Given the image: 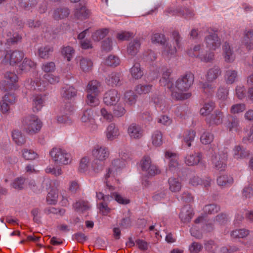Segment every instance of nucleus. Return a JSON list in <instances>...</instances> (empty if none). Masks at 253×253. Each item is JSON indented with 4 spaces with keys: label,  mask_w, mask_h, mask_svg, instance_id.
Masks as SVG:
<instances>
[{
    "label": "nucleus",
    "mask_w": 253,
    "mask_h": 253,
    "mask_svg": "<svg viewBox=\"0 0 253 253\" xmlns=\"http://www.w3.org/2000/svg\"><path fill=\"white\" fill-rule=\"evenodd\" d=\"M142 170L148 174L153 176L160 173L158 167L152 163L151 158L147 155L144 156L140 162Z\"/></svg>",
    "instance_id": "nucleus-9"
},
{
    "label": "nucleus",
    "mask_w": 253,
    "mask_h": 253,
    "mask_svg": "<svg viewBox=\"0 0 253 253\" xmlns=\"http://www.w3.org/2000/svg\"><path fill=\"white\" fill-rule=\"evenodd\" d=\"M228 88L225 86L221 85L217 90L216 96L218 99L221 100H225L228 98Z\"/></svg>",
    "instance_id": "nucleus-45"
},
{
    "label": "nucleus",
    "mask_w": 253,
    "mask_h": 253,
    "mask_svg": "<svg viewBox=\"0 0 253 253\" xmlns=\"http://www.w3.org/2000/svg\"><path fill=\"white\" fill-rule=\"evenodd\" d=\"M151 41L153 43H157L163 45L166 42V39L164 34L155 33L152 36Z\"/></svg>",
    "instance_id": "nucleus-51"
},
{
    "label": "nucleus",
    "mask_w": 253,
    "mask_h": 253,
    "mask_svg": "<svg viewBox=\"0 0 253 253\" xmlns=\"http://www.w3.org/2000/svg\"><path fill=\"white\" fill-rule=\"evenodd\" d=\"M91 153L95 161L92 166L93 170L95 172H98L102 170L104 165L101 163L97 164V162H104L109 157V148L104 146L96 145L92 149Z\"/></svg>",
    "instance_id": "nucleus-4"
},
{
    "label": "nucleus",
    "mask_w": 253,
    "mask_h": 253,
    "mask_svg": "<svg viewBox=\"0 0 253 253\" xmlns=\"http://www.w3.org/2000/svg\"><path fill=\"white\" fill-rule=\"evenodd\" d=\"M21 39V37L17 33L11 34L9 33L7 34V38L6 39V43L8 45H10L16 43Z\"/></svg>",
    "instance_id": "nucleus-62"
},
{
    "label": "nucleus",
    "mask_w": 253,
    "mask_h": 253,
    "mask_svg": "<svg viewBox=\"0 0 253 253\" xmlns=\"http://www.w3.org/2000/svg\"><path fill=\"white\" fill-rule=\"evenodd\" d=\"M126 112V110L124 107L120 104L115 106L113 109L114 116L117 117H121L123 116Z\"/></svg>",
    "instance_id": "nucleus-64"
},
{
    "label": "nucleus",
    "mask_w": 253,
    "mask_h": 253,
    "mask_svg": "<svg viewBox=\"0 0 253 253\" xmlns=\"http://www.w3.org/2000/svg\"><path fill=\"white\" fill-rule=\"evenodd\" d=\"M213 135L208 131L204 132L200 138L201 142L203 144L205 145L210 144L213 141Z\"/></svg>",
    "instance_id": "nucleus-54"
},
{
    "label": "nucleus",
    "mask_w": 253,
    "mask_h": 253,
    "mask_svg": "<svg viewBox=\"0 0 253 253\" xmlns=\"http://www.w3.org/2000/svg\"><path fill=\"white\" fill-rule=\"evenodd\" d=\"M13 140L19 145L24 144L25 142V138L18 130H14L12 134Z\"/></svg>",
    "instance_id": "nucleus-52"
},
{
    "label": "nucleus",
    "mask_w": 253,
    "mask_h": 253,
    "mask_svg": "<svg viewBox=\"0 0 253 253\" xmlns=\"http://www.w3.org/2000/svg\"><path fill=\"white\" fill-rule=\"evenodd\" d=\"M246 105L245 104L239 103L233 105L230 109V112L232 114H239L243 112L246 110Z\"/></svg>",
    "instance_id": "nucleus-60"
},
{
    "label": "nucleus",
    "mask_w": 253,
    "mask_h": 253,
    "mask_svg": "<svg viewBox=\"0 0 253 253\" xmlns=\"http://www.w3.org/2000/svg\"><path fill=\"white\" fill-rule=\"evenodd\" d=\"M105 134L108 140L112 141L120 135L119 128L114 123H111L107 126Z\"/></svg>",
    "instance_id": "nucleus-22"
},
{
    "label": "nucleus",
    "mask_w": 253,
    "mask_h": 253,
    "mask_svg": "<svg viewBox=\"0 0 253 253\" xmlns=\"http://www.w3.org/2000/svg\"><path fill=\"white\" fill-rule=\"evenodd\" d=\"M73 207L75 211L78 212H84L88 210L90 207L87 201L79 200L73 205Z\"/></svg>",
    "instance_id": "nucleus-43"
},
{
    "label": "nucleus",
    "mask_w": 253,
    "mask_h": 253,
    "mask_svg": "<svg viewBox=\"0 0 253 253\" xmlns=\"http://www.w3.org/2000/svg\"><path fill=\"white\" fill-rule=\"evenodd\" d=\"M125 101L129 105L134 104L136 101V95L132 91H126L124 96Z\"/></svg>",
    "instance_id": "nucleus-48"
},
{
    "label": "nucleus",
    "mask_w": 253,
    "mask_h": 253,
    "mask_svg": "<svg viewBox=\"0 0 253 253\" xmlns=\"http://www.w3.org/2000/svg\"><path fill=\"white\" fill-rule=\"evenodd\" d=\"M97 201H100L98 204V209L103 215H107L110 212L111 209L108 207V204L111 200L109 195H104L102 192H96Z\"/></svg>",
    "instance_id": "nucleus-10"
},
{
    "label": "nucleus",
    "mask_w": 253,
    "mask_h": 253,
    "mask_svg": "<svg viewBox=\"0 0 253 253\" xmlns=\"http://www.w3.org/2000/svg\"><path fill=\"white\" fill-rule=\"evenodd\" d=\"M220 207L216 204H210L204 208V211L206 214H214L220 211Z\"/></svg>",
    "instance_id": "nucleus-50"
},
{
    "label": "nucleus",
    "mask_w": 253,
    "mask_h": 253,
    "mask_svg": "<svg viewBox=\"0 0 253 253\" xmlns=\"http://www.w3.org/2000/svg\"><path fill=\"white\" fill-rule=\"evenodd\" d=\"M109 196L110 197V199L111 200L114 199L119 204L126 205L129 203V200L124 198L123 197H122L121 195H120L119 193L117 192L111 193Z\"/></svg>",
    "instance_id": "nucleus-49"
},
{
    "label": "nucleus",
    "mask_w": 253,
    "mask_h": 253,
    "mask_svg": "<svg viewBox=\"0 0 253 253\" xmlns=\"http://www.w3.org/2000/svg\"><path fill=\"white\" fill-rule=\"evenodd\" d=\"M221 75V70L218 66H214L208 69L205 75L207 82L201 83L203 91L205 93L212 94L214 92L215 86L211 83Z\"/></svg>",
    "instance_id": "nucleus-3"
},
{
    "label": "nucleus",
    "mask_w": 253,
    "mask_h": 253,
    "mask_svg": "<svg viewBox=\"0 0 253 253\" xmlns=\"http://www.w3.org/2000/svg\"><path fill=\"white\" fill-rule=\"evenodd\" d=\"M232 155L233 158L236 160H241L247 158L250 155V152L244 147L238 145L236 146L233 149Z\"/></svg>",
    "instance_id": "nucleus-23"
},
{
    "label": "nucleus",
    "mask_w": 253,
    "mask_h": 253,
    "mask_svg": "<svg viewBox=\"0 0 253 253\" xmlns=\"http://www.w3.org/2000/svg\"><path fill=\"white\" fill-rule=\"evenodd\" d=\"M168 183L169 190L173 193L178 192L181 189V182L178 178H169Z\"/></svg>",
    "instance_id": "nucleus-28"
},
{
    "label": "nucleus",
    "mask_w": 253,
    "mask_h": 253,
    "mask_svg": "<svg viewBox=\"0 0 253 253\" xmlns=\"http://www.w3.org/2000/svg\"><path fill=\"white\" fill-rule=\"evenodd\" d=\"M50 155L57 165H68L72 160L70 154L60 148H53L50 152Z\"/></svg>",
    "instance_id": "nucleus-6"
},
{
    "label": "nucleus",
    "mask_w": 253,
    "mask_h": 253,
    "mask_svg": "<svg viewBox=\"0 0 253 253\" xmlns=\"http://www.w3.org/2000/svg\"><path fill=\"white\" fill-rule=\"evenodd\" d=\"M116 172V171L109 167L105 175V182L106 186L111 191L114 190V186L111 185V181L114 180Z\"/></svg>",
    "instance_id": "nucleus-32"
},
{
    "label": "nucleus",
    "mask_w": 253,
    "mask_h": 253,
    "mask_svg": "<svg viewBox=\"0 0 253 253\" xmlns=\"http://www.w3.org/2000/svg\"><path fill=\"white\" fill-rule=\"evenodd\" d=\"M53 51V48L51 46H42L39 48L38 55L42 58L47 59Z\"/></svg>",
    "instance_id": "nucleus-37"
},
{
    "label": "nucleus",
    "mask_w": 253,
    "mask_h": 253,
    "mask_svg": "<svg viewBox=\"0 0 253 253\" xmlns=\"http://www.w3.org/2000/svg\"><path fill=\"white\" fill-rule=\"evenodd\" d=\"M89 159L88 157L83 158L80 163L79 170L81 172H84L88 169Z\"/></svg>",
    "instance_id": "nucleus-58"
},
{
    "label": "nucleus",
    "mask_w": 253,
    "mask_h": 253,
    "mask_svg": "<svg viewBox=\"0 0 253 253\" xmlns=\"http://www.w3.org/2000/svg\"><path fill=\"white\" fill-rule=\"evenodd\" d=\"M194 75L187 73L177 79L175 82V87L171 89V96L176 100H185L191 96L190 92H186L193 84Z\"/></svg>",
    "instance_id": "nucleus-1"
},
{
    "label": "nucleus",
    "mask_w": 253,
    "mask_h": 253,
    "mask_svg": "<svg viewBox=\"0 0 253 253\" xmlns=\"http://www.w3.org/2000/svg\"><path fill=\"white\" fill-rule=\"evenodd\" d=\"M171 72V69H164L162 78L160 80L161 85L167 86L169 89H171L172 86V79L170 77Z\"/></svg>",
    "instance_id": "nucleus-19"
},
{
    "label": "nucleus",
    "mask_w": 253,
    "mask_h": 253,
    "mask_svg": "<svg viewBox=\"0 0 253 253\" xmlns=\"http://www.w3.org/2000/svg\"><path fill=\"white\" fill-rule=\"evenodd\" d=\"M223 55L225 62L232 63L235 59V55L233 49L227 42H225L222 46Z\"/></svg>",
    "instance_id": "nucleus-25"
},
{
    "label": "nucleus",
    "mask_w": 253,
    "mask_h": 253,
    "mask_svg": "<svg viewBox=\"0 0 253 253\" xmlns=\"http://www.w3.org/2000/svg\"><path fill=\"white\" fill-rule=\"evenodd\" d=\"M214 104L211 102L206 103L200 110V114L203 116L209 114L214 109Z\"/></svg>",
    "instance_id": "nucleus-55"
},
{
    "label": "nucleus",
    "mask_w": 253,
    "mask_h": 253,
    "mask_svg": "<svg viewBox=\"0 0 253 253\" xmlns=\"http://www.w3.org/2000/svg\"><path fill=\"white\" fill-rule=\"evenodd\" d=\"M174 42L167 43L162 52L163 57L167 60H170L171 58L175 56L177 52L176 47H180V42L181 38L177 31H173L172 34Z\"/></svg>",
    "instance_id": "nucleus-5"
},
{
    "label": "nucleus",
    "mask_w": 253,
    "mask_h": 253,
    "mask_svg": "<svg viewBox=\"0 0 253 253\" xmlns=\"http://www.w3.org/2000/svg\"><path fill=\"white\" fill-rule=\"evenodd\" d=\"M120 99V94L115 89H111L106 92L103 97V101L107 105H114Z\"/></svg>",
    "instance_id": "nucleus-15"
},
{
    "label": "nucleus",
    "mask_w": 253,
    "mask_h": 253,
    "mask_svg": "<svg viewBox=\"0 0 253 253\" xmlns=\"http://www.w3.org/2000/svg\"><path fill=\"white\" fill-rule=\"evenodd\" d=\"M127 133L131 139H139L143 135V130L140 126L133 123L128 126Z\"/></svg>",
    "instance_id": "nucleus-16"
},
{
    "label": "nucleus",
    "mask_w": 253,
    "mask_h": 253,
    "mask_svg": "<svg viewBox=\"0 0 253 253\" xmlns=\"http://www.w3.org/2000/svg\"><path fill=\"white\" fill-rule=\"evenodd\" d=\"M15 101V97L12 93H6L2 98L0 102V111L2 114H6L9 112L10 106L13 104Z\"/></svg>",
    "instance_id": "nucleus-14"
},
{
    "label": "nucleus",
    "mask_w": 253,
    "mask_h": 253,
    "mask_svg": "<svg viewBox=\"0 0 253 253\" xmlns=\"http://www.w3.org/2000/svg\"><path fill=\"white\" fill-rule=\"evenodd\" d=\"M196 132L194 130L187 131L185 133L184 136V142L187 145L188 147L191 146V142H192L195 137Z\"/></svg>",
    "instance_id": "nucleus-53"
},
{
    "label": "nucleus",
    "mask_w": 253,
    "mask_h": 253,
    "mask_svg": "<svg viewBox=\"0 0 253 253\" xmlns=\"http://www.w3.org/2000/svg\"><path fill=\"white\" fill-rule=\"evenodd\" d=\"M121 156V158H116L114 159L111 163L110 167L114 170L117 171L120 169H122L125 167L126 165V161L128 158L127 154L124 153L123 154L120 155Z\"/></svg>",
    "instance_id": "nucleus-20"
},
{
    "label": "nucleus",
    "mask_w": 253,
    "mask_h": 253,
    "mask_svg": "<svg viewBox=\"0 0 253 253\" xmlns=\"http://www.w3.org/2000/svg\"><path fill=\"white\" fill-rule=\"evenodd\" d=\"M250 233V230L243 228L232 231L230 233V235L234 239L244 238L246 237Z\"/></svg>",
    "instance_id": "nucleus-41"
},
{
    "label": "nucleus",
    "mask_w": 253,
    "mask_h": 253,
    "mask_svg": "<svg viewBox=\"0 0 253 253\" xmlns=\"http://www.w3.org/2000/svg\"><path fill=\"white\" fill-rule=\"evenodd\" d=\"M202 159V155L200 152H194L188 155L185 157V163L190 166L197 165Z\"/></svg>",
    "instance_id": "nucleus-26"
},
{
    "label": "nucleus",
    "mask_w": 253,
    "mask_h": 253,
    "mask_svg": "<svg viewBox=\"0 0 253 253\" xmlns=\"http://www.w3.org/2000/svg\"><path fill=\"white\" fill-rule=\"evenodd\" d=\"M17 76L12 72H6L4 80L0 83V88L4 91L15 89L17 87Z\"/></svg>",
    "instance_id": "nucleus-7"
},
{
    "label": "nucleus",
    "mask_w": 253,
    "mask_h": 253,
    "mask_svg": "<svg viewBox=\"0 0 253 253\" xmlns=\"http://www.w3.org/2000/svg\"><path fill=\"white\" fill-rule=\"evenodd\" d=\"M152 89L151 84H138L136 87V91L139 94H146L151 91Z\"/></svg>",
    "instance_id": "nucleus-56"
},
{
    "label": "nucleus",
    "mask_w": 253,
    "mask_h": 253,
    "mask_svg": "<svg viewBox=\"0 0 253 253\" xmlns=\"http://www.w3.org/2000/svg\"><path fill=\"white\" fill-rule=\"evenodd\" d=\"M24 54L23 52L19 50L9 51L7 52L3 59L1 60V64H9L11 66H14L20 63L24 58Z\"/></svg>",
    "instance_id": "nucleus-8"
},
{
    "label": "nucleus",
    "mask_w": 253,
    "mask_h": 253,
    "mask_svg": "<svg viewBox=\"0 0 253 253\" xmlns=\"http://www.w3.org/2000/svg\"><path fill=\"white\" fill-rule=\"evenodd\" d=\"M211 159L214 168L218 170H224L226 167L228 151L226 149H221L213 147L210 149Z\"/></svg>",
    "instance_id": "nucleus-2"
},
{
    "label": "nucleus",
    "mask_w": 253,
    "mask_h": 253,
    "mask_svg": "<svg viewBox=\"0 0 253 253\" xmlns=\"http://www.w3.org/2000/svg\"><path fill=\"white\" fill-rule=\"evenodd\" d=\"M151 141L153 145L156 147L161 146L163 143V135L159 130L153 132L151 136Z\"/></svg>",
    "instance_id": "nucleus-39"
},
{
    "label": "nucleus",
    "mask_w": 253,
    "mask_h": 253,
    "mask_svg": "<svg viewBox=\"0 0 253 253\" xmlns=\"http://www.w3.org/2000/svg\"><path fill=\"white\" fill-rule=\"evenodd\" d=\"M22 128L23 130L27 133H30L32 130V116L29 115L24 117L22 120Z\"/></svg>",
    "instance_id": "nucleus-46"
},
{
    "label": "nucleus",
    "mask_w": 253,
    "mask_h": 253,
    "mask_svg": "<svg viewBox=\"0 0 253 253\" xmlns=\"http://www.w3.org/2000/svg\"><path fill=\"white\" fill-rule=\"evenodd\" d=\"M120 60L119 58L114 55H110L105 60V64L109 66H117L119 65Z\"/></svg>",
    "instance_id": "nucleus-59"
},
{
    "label": "nucleus",
    "mask_w": 253,
    "mask_h": 253,
    "mask_svg": "<svg viewBox=\"0 0 253 253\" xmlns=\"http://www.w3.org/2000/svg\"><path fill=\"white\" fill-rule=\"evenodd\" d=\"M123 74L120 72H113L106 78V84L110 86H120L123 82Z\"/></svg>",
    "instance_id": "nucleus-17"
},
{
    "label": "nucleus",
    "mask_w": 253,
    "mask_h": 253,
    "mask_svg": "<svg viewBox=\"0 0 253 253\" xmlns=\"http://www.w3.org/2000/svg\"><path fill=\"white\" fill-rule=\"evenodd\" d=\"M234 182L232 177L228 175H223L217 179V182L220 186L225 187L231 185Z\"/></svg>",
    "instance_id": "nucleus-35"
},
{
    "label": "nucleus",
    "mask_w": 253,
    "mask_h": 253,
    "mask_svg": "<svg viewBox=\"0 0 253 253\" xmlns=\"http://www.w3.org/2000/svg\"><path fill=\"white\" fill-rule=\"evenodd\" d=\"M42 126V123L37 116H33V133H37Z\"/></svg>",
    "instance_id": "nucleus-57"
},
{
    "label": "nucleus",
    "mask_w": 253,
    "mask_h": 253,
    "mask_svg": "<svg viewBox=\"0 0 253 253\" xmlns=\"http://www.w3.org/2000/svg\"><path fill=\"white\" fill-rule=\"evenodd\" d=\"M75 53V50L73 48L70 46H67L62 48L61 53L65 58H67L68 61H70L73 57L74 56Z\"/></svg>",
    "instance_id": "nucleus-47"
},
{
    "label": "nucleus",
    "mask_w": 253,
    "mask_h": 253,
    "mask_svg": "<svg viewBox=\"0 0 253 253\" xmlns=\"http://www.w3.org/2000/svg\"><path fill=\"white\" fill-rule=\"evenodd\" d=\"M166 158L169 159V169H172L178 166V157L176 154L167 151L165 153Z\"/></svg>",
    "instance_id": "nucleus-33"
},
{
    "label": "nucleus",
    "mask_w": 253,
    "mask_h": 253,
    "mask_svg": "<svg viewBox=\"0 0 253 253\" xmlns=\"http://www.w3.org/2000/svg\"><path fill=\"white\" fill-rule=\"evenodd\" d=\"M223 117V114L221 111L216 110L211 116L206 118V122L210 125H218L222 123Z\"/></svg>",
    "instance_id": "nucleus-21"
},
{
    "label": "nucleus",
    "mask_w": 253,
    "mask_h": 253,
    "mask_svg": "<svg viewBox=\"0 0 253 253\" xmlns=\"http://www.w3.org/2000/svg\"><path fill=\"white\" fill-rule=\"evenodd\" d=\"M93 111L91 109L84 110L83 112L81 120L85 124V125L91 128L92 130H95L97 128L95 119L93 117Z\"/></svg>",
    "instance_id": "nucleus-12"
},
{
    "label": "nucleus",
    "mask_w": 253,
    "mask_h": 253,
    "mask_svg": "<svg viewBox=\"0 0 253 253\" xmlns=\"http://www.w3.org/2000/svg\"><path fill=\"white\" fill-rule=\"evenodd\" d=\"M140 45L141 42L139 39H135L129 42L126 50L127 55L131 57L135 56L139 51Z\"/></svg>",
    "instance_id": "nucleus-18"
},
{
    "label": "nucleus",
    "mask_w": 253,
    "mask_h": 253,
    "mask_svg": "<svg viewBox=\"0 0 253 253\" xmlns=\"http://www.w3.org/2000/svg\"><path fill=\"white\" fill-rule=\"evenodd\" d=\"M97 94L88 93L87 96V103L91 106H95L99 104V100L96 97Z\"/></svg>",
    "instance_id": "nucleus-63"
},
{
    "label": "nucleus",
    "mask_w": 253,
    "mask_h": 253,
    "mask_svg": "<svg viewBox=\"0 0 253 253\" xmlns=\"http://www.w3.org/2000/svg\"><path fill=\"white\" fill-rule=\"evenodd\" d=\"M100 86V84L96 80H93L89 82L87 86V91L88 93L98 94L99 92L98 88Z\"/></svg>",
    "instance_id": "nucleus-44"
},
{
    "label": "nucleus",
    "mask_w": 253,
    "mask_h": 253,
    "mask_svg": "<svg viewBox=\"0 0 253 253\" xmlns=\"http://www.w3.org/2000/svg\"><path fill=\"white\" fill-rule=\"evenodd\" d=\"M76 59L83 72H88L91 70L93 63L90 59L82 56L77 57Z\"/></svg>",
    "instance_id": "nucleus-24"
},
{
    "label": "nucleus",
    "mask_w": 253,
    "mask_h": 253,
    "mask_svg": "<svg viewBox=\"0 0 253 253\" xmlns=\"http://www.w3.org/2000/svg\"><path fill=\"white\" fill-rule=\"evenodd\" d=\"M44 102V98L40 94L33 98V111L38 112L41 110Z\"/></svg>",
    "instance_id": "nucleus-31"
},
{
    "label": "nucleus",
    "mask_w": 253,
    "mask_h": 253,
    "mask_svg": "<svg viewBox=\"0 0 253 253\" xmlns=\"http://www.w3.org/2000/svg\"><path fill=\"white\" fill-rule=\"evenodd\" d=\"M225 125L227 129L230 132H238L241 130L239 119L236 116L228 115Z\"/></svg>",
    "instance_id": "nucleus-13"
},
{
    "label": "nucleus",
    "mask_w": 253,
    "mask_h": 253,
    "mask_svg": "<svg viewBox=\"0 0 253 253\" xmlns=\"http://www.w3.org/2000/svg\"><path fill=\"white\" fill-rule=\"evenodd\" d=\"M132 77L135 79H139L143 76V71L138 63H135L130 69Z\"/></svg>",
    "instance_id": "nucleus-34"
},
{
    "label": "nucleus",
    "mask_w": 253,
    "mask_h": 253,
    "mask_svg": "<svg viewBox=\"0 0 253 253\" xmlns=\"http://www.w3.org/2000/svg\"><path fill=\"white\" fill-rule=\"evenodd\" d=\"M89 15L90 11L84 6H82L79 9H76L75 11V16L81 20L87 18Z\"/></svg>",
    "instance_id": "nucleus-42"
},
{
    "label": "nucleus",
    "mask_w": 253,
    "mask_h": 253,
    "mask_svg": "<svg viewBox=\"0 0 253 253\" xmlns=\"http://www.w3.org/2000/svg\"><path fill=\"white\" fill-rule=\"evenodd\" d=\"M244 42L249 49L253 48V30H249L245 31Z\"/></svg>",
    "instance_id": "nucleus-38"
},
{
    "label": "nucleus",
    "mask_w": 253,
    "mask_h": 253,
    "mask_svg": "<svg viewBox=\"0 0 253 253\" xmlns=\"http://www.w3.org/2000/svg\"><path fill=\"white\" fill-rule=\"evenodd\" d=\"M107 33L108 30L106 29L98 30L92 35V39L94 41H98L104 38Z\"/></svg>",
    "instance_id": "nucleus-61"
},
{
    "label": "nucleus",
    "mask_w": 253,
    "mask_h": 253,
    "mask_svg": "<svg viewBox=\"0 0 253 253\" xmlns=\"http://www.w3.org/2000/svg\"><path fill=\"white\" fill-rule=\"evenodd\" d=\"M70 12L69 9L67 8H59L55 9L53 14V17L56 20H59L67 17Z\"/></svg>",
    "instance_id": "nucleus-36"
},
{
    "label": "nucleus",
    "mask_w": 253,
    "mask_h": 253,
    "mask_svg": "<svg viewBox=\"0 0 253 253\" xmlns=\"http://www.w3.org/2000/svg\"><path fill=\"white\" fill-rule=\"evenodd\" d=\"M61 94L63 97L69 99L76 95L77 90L73 86L66 85L62 88Z\"/></svg>",
    "instance_id": "nucleus-30"
},
{
    "label": "nucleus",
    "mask_w": 253,
    "mask_h": 253,
    "mask_svg": "<svg viewBox=\"0 0 253 253\" xmlns=\"http://www.w3.org/2000/svg\"><path fill=\"white\" fill-rule=\"evenodd\" d=\"M205 43L206 47L211 50H215L220 47L221 40L215 33H211L206 36Z\"/></svg>",
    "instance_id": "nucleus-11"
},
{
    "label": "nucleus",
    "mask_w": 253,
    "mask_h": 253,
    "mask_svg": "<svg viewBox=\"0 0 253 253\" xmlns=\"http://www.w3.org/2000/svg\"><path fill=\"white\" fill-rule=\"evenodd\" d=\"M58 198V190L55 189H51L47 194L46 202L48 204L55 205L57 202Z\"/></svg>",
    "instance_id": "nucleus-40"
},
{
    "label": "nucleus",
    "mask_w": 253,
    "mask_h": 253,
    "mask_svg": "<svg viewBox=\"0 0 253 253\" xmlns=\"http://www.w3.org/2000/svg\"><path fill=\"white\" fill-rule=\"evenodd\" d=\"M238 72L233 69H229L225 72V80L227 84H231L238 79Z\"/></svg>",
    "instance_id": "nucleus-29"
},
{
    "label": "nucleus",
    "mask_w": 253,
    "mask_h": 253,
    "mask_svg": "<svg viewBox=\"0 0 253 253\" xmlns=\"http://www.w3.org/2000/svg\"><path fill=\"white\" fill-rule=\"evenodd\" d=\"M193 215V210L190 206H184L179 213V218L183 222L190 221Z\"/></svg>",
    "instance_id": "nucleus-27"
}]
</instances>
